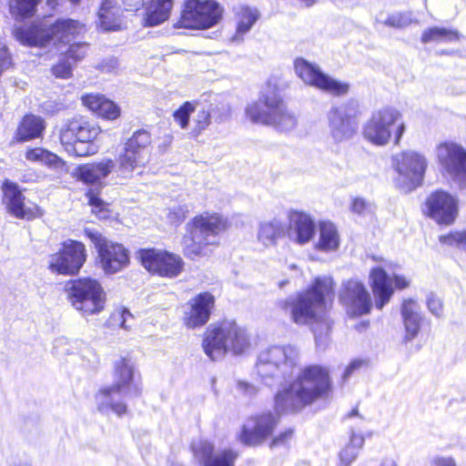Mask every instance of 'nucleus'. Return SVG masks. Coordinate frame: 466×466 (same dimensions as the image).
I'll return each instance as SVG.
<instances>
[{
	"label": "nucleus",
	"mask_w": 466,
	"mask_h": 466,
	"mask_svg": "<svg viewBox=\"0 0 466 466\" xmlns=\"http://www.w3.org/2000/svg\"><path fill=\"white\" fill-rule=\"evenodd\" d=\"M88 204L92 208V212L100 219H105L109 215L108 204L97 197L96 193L90 189L86 193Z\"/></svg>",
	"instance_id": "obj_45"
},
{
	"label": "nucleus",
	"mask_w": 466,
	"mask_h": 466,
	"mask_svg": "<svg viewBox=\"0 0 466 466\" xmlns=\"http://www.w3.org/2000/svg\"><path fill=\"white\" fill-rule=\"evenodd\" d=\"M86 260L85 245L77 240L67 239L63 242L59 252L50 256L49 269L61 275L78 273Z\"/></svg>",
	"instance_id": "obj_17"
},
{
	"label": "nucleus",
	"mask_w": 466,
	"mask_h": 466,
	"mask_svg": "<svg viewBox=\"0 0 466 466\" xmlns=\"http://www.w3.org/2000/svg\"><path fill=\"white\" fill-rule=\"evenodd\" d=\"M425 207L428 217L441 225H451L458 215V199L446 191L431 193Z\"/></svg>",
	"instance_id": "obj_25"
},
{
	"label": "nucleus",
	"mask_w": 466,
	"mask_h": 466,
	"mask_svg": "<svg viewBox=\"0 0 466 466\" xmlns=\"http://www.w3.org/2000/svg\"><path fill=\"white\" fill-rule=\"evenodd\" d=\"M319 231L315 248L325 253L337 251L340 244L337 227L329 221H322L319 222Z\"/></svg>",
	"instance_id": "obj_35"
},
{
	"label": "nucleus",
	"mask_w": 466,
	"mask_h": 466,
	"mask_svg": "<svg viewBox=\"0 0 466 466\" xmlns=\"http://www.w3.org/2000/svg\"><path fill=\"white\" fill-rule=\"evenodd\" d=\"M139 258L143 267L161 277L175 278L184 267L182 258L173 253L158 249H142Z\"/></svg>",
	"instance_id": "obj_21"
},
{
	"label": "nucleus",
	"mask_w": 466,
	"mask_h": 466,
	"mask_svg": "<svg viewBox=\"0 0 466 466\" xmlns=\"http://www.w3.org/2000/svg\"><path fill=\"white\" fill-rule=\"evenodd\" d=\"M362 364V361L360 360H353L351 361L348 366L347 368L345 369L344 372H343V375H342V380L343 381H347L350 376L352 375V373L357 370L358 369L360 368Z\"/></svg>",
	"instance_id": "obj_59"
},
{
	"label": "nucleus",
	"mask_w": 466,
	"mask_h": 466,
	"mask_svg": "<svg viewBox=\"0 0 466 466\" xmlns=\"http://www.w3.org/2000/svg\"><path fill=\"white\" fill-rule=\"evenodd\" d=\"M440 165L460 185L466 188V148L455 142H443L437 147Z\"/></svg>",
	"instance_id": "obj_19"
},
{
	"label": "nucleus",
	"mask_w": 466,
	"mask_h": 466,
	"mask_svg": "<svg viewBox=\"0 0 466 466\" xmlns=\"http://www.w3.org/2000/svg\"><path fill=\"white\" fill-rule=\"evenodd\" d=\"M11 56L5 46L0 48V70H5L11 66Z\"/></svg>",
	"instance_id": "obj_58"
},
{
	"label": "nucleus",
	"mask_w": 466,
	"mask_h": 466,
	"mask_svg": "<svg viewBox=\"0 0 466 466\" xmlns=\"http://www.w3.org/2000/svg\"><path fill=\"white\" fill-rule=\"evenodd\" d=\"M359 451L346 446L339 454L340 457V466H349L359 455Z\"/></svg>",
	"instance_id": "obj_55"
},
{
	"label": "nucleus",
	"mask_w": 466,
	"mask_h": 466,
	"mask_svg": "<svg viewBox=\"0 0 466 466\" xmlns=\"http://www.w3.org/2000/svg\"><path fill=\"white\" fill-rule=\"evenodd\" d=\"M88 45L86 43H76L69 46L66 51V56L74 62L80 61L87 54Z\"/></svg>",
	"instance_id": "obj_49"
},
{
	"label": "nucleus",
	"mask_w": 466,
	"mask_h": 466,
	"mask_svg": "<svg viewBox=\"0 0 466 466\" xmlns=\"http://www.w3.org/2000/svg\"><path fill=\"white\" fill-rule=\"evenodd\" d=\"M101 128L83 118H74L66 122L60 129V142L71 156L87 157L95 155L99 147L95 140Z\"/></svg>",
	"instance_id": "obj_9"
},
{
	"label": "nucleus",
	"mask_w": 466,
	"mask_h": 466,
	"mask_svg": "<svg viewBox=\"0 0 466 466\" xmlns=\"http://www.w3.org/2000/svg\"><path fill=\"white\" fill-rule=\"evenodd\" d=\"M365 437L361 431H350L349 444L347 446L353 448L357 451H360L363 447Z\"/></svg>",
	"instance_id": "obj_56"
},
{
	"label": "nucleus",
	"mask_w": 466,
	"mask_h": 466,
	"mask_svg": "<svg viewBox=\"0 0 466 466\" xmlns=\"http://www.w3.org/2000/svg\"><path fill=\"white\" fill-rule=\"evenodd\" d=\"M83 103L96 115L106 118L116 119L120 115L119 107L111 100L99 95H87L83 96Z\"/></svg>",
	"instance_id": "obj_36"
},
{
	"label": "nucleus",
	"mask_w": 466,
	"mask_h": 466,
	"mask_svg": "<svg viewBox=\"0 0 466 466\" xmlns=\"http://www.w3.org/2000/svg\"><path fill=\"white\" fill-rule=\"evenodd\" d=\"M285 226L281 220L273 218L259 224L257 238L265 247L276 245L278 239L284 236Z\"/></svg>",
	"instance_id": "obj_40"
},
{
	"label": "nucleus",
	"mask_w": 466,
	"mask_h": 466,
	"mask_svg": "<svg viewBox=\"0 0 466 466\" xmlns=\"http://www.w3.org/2000/svg\"><path fill=\"white\" fill-rule=\"evenodd\" d=\"M40 0H10L9 9L16 20L33 16Z\"/></svg>",
	"instance_id": "obj_43"
},
{
	"label": "nucleus",
	"mask_w": 466,
	"mask_h": 466,
	"mask_svg": "<svg viewBox=\"0 0 466 466\" xmlns=\"http://www.w3.org/2000/svg\"><path fill=\"white\" fill-rule=\"evenodd\" d=\"M294 68L297 76L304 84L324 93L339 96L349 91L348 83L339 81L325 74L317 64L310 63L302 57L294 61Z\"/></svg>",
	"instance_id": "obj_16"
},
{
	"label": "nucleus",
	"mask_w": 466,
	"mask_h": 466,
	"mask_svg": "<svg viewBox=\"0 0 466 466\" xmlns=\"http://www.w3.org/2000/svg\"><path fill=\"white\" fill-rule=\"evenodd\" d=\"M330 387L329 371L319 365L303 369L298 378L275 396L278 413L300 410L328 392Z\"/></svg>",
	"instance_id": "obj_2"
},
{
	"label": "nucleus",
	"mask_w": 466,
	"mask_h": 466,
	"mask_svg": "<svg viewBox=\"0 0 466 466\" xmlns=\"http://www.w3.org/2000/svg\"><path fill=\"white\" fill-rule=\"evenodd\" d=\"M173 7V0H150L144 18V25L156 26L167 21Z\"/></svg>",
	"instance_id": "obj_38"
},
{
	"label": "nucleus",
	"mask_w": 466,
	"mask_h": 466,
	"mask_svg": "<svg viewBox=\"0 0 466 466\" xmlns=\"http://www.w3.org/2000/svg\"><path fill=\"white\" fill-rule=\"evenodd\" d=\"M289 238L299 245L309 242L316 230L315 222L311 217L304 212L292 211L289 213Z\"/></svg>",
	"instance_id": "obj_30"
},
{
	"label": "nucleus",
	"mask_w": 466,
	"mask_h": 466,
	"mask_svg": "<svg viewBox=\"0 0 466 466\" xmlns=\"http://www.w3.org/2000/svg\"><path fill=\"white\" fill-rule=\"evenodd\" d=\"M187 213L188 208L187 206L177 205L168 208L167 218L170 224L177 226L184 221Z\"/></svg>",
	"instance_id": "obj_48"
},
{
	"label": "nucleus",
	"mask_w": 466,
	"mask_h": 466,
	"mask_svg": "<svg viewBox=\"0 0 466 466\" xmlns=\"http://www.w3.org/2000/svg\"><path fill=\"white\" fill-rule=\"evenodd\" d=\"M227 220L217 213H203L187 224V234L182 239L184 255L190 258L206 256L207 246L218 243V235L226 230Z\"/></svg>",
	"instance_id": "obj_5"
},
{
	"label": "nucleus",
	"mask_w": 466,
	"mask_h": 466,
	"mask_svg": "<svg viewBox=\"0 0 466 466\" xmlns=\"http://www.w3.org/2000/svg\"><path fill=\"white\" fill-rule=\"evenodd\" d=\"M25 158L29 162L42 164L55 169H60L65 166L62 158L43 147L28 148L25 153Z\"/></svg>",
	"instance_id": "obj_41"
},
{
	"label": "nucleus",
	"mask_w": 466,
	"mask_h": 466,
	"mask_svg": "<svg viewBox=\"0 0 466 466\" xmlns=\"http://www.w3.org/2000/svg\"><path fill=\"white\" fill-rule=\"evenodd\" d=\"M347 420L350 421V431H361L363 433V430L366 425V420L360 416L358 412L357 409H353L348 415Z\"/></svg>",
	"instance_id": "obj_54"
},
{
	"label": "nucleus",
	"mask_w": 466,
	"mask_h": 466,
	"mask_svg": "<svg viewBox=\"0 0 466 466\" xmlns=\"http://www.w3.org/2000/svg\"><path fill=\"white\" fill-rule=\"evenodd\" d=\"M84 30V25L73 19H58L54 24L42 21L30 26H18L14 29L15 38L24 46H46L54 44L69 43Z\"/></svg>",
	"instance_id": "obj_6"
},
{
	"label": "nucleus",
	"mask_w": 466,
	"mask_h": 466,
	"mask_svg": "<svg viewBox=\"0 0 466 466\" xmlns=\"http://www.w3.org/2000/svg\"><path fill=\"white\" fill-rule=\"evenodd\" d=\"M218 106L214 104H199L196 102V109L193 112L191 134L195 137L200 135L211 123L214 117L217 121L221 122V117H217L215 110Z\"/></svg>",
	"instance_id": "obj_39"
},
{
	"label": "nucleus",
	"mask_w": 466,
	"mask_h": 466,
	"mask_svg": "<svg viewBox=\"0 0 466 466\" xmlns=\"http://www.w3.org/2000/svg\"><path fill=\"white\" fill-rule=\"evenodd\" d=\"M441 243L466 250V230L451 232L439 238Z\"/></svg>",
	"instance_id": "obj_46"
},
{
	"label": "nucleus",
	"mask_w": 466,
	"mask_h": 466,
	"mask_svg": "<svg viewBox=\"0 0 466 466\" xmlns=\"http://www.w3.org/2000/svg\"><path fill=\"white\" fill-rule=\"evenodd\" d=\"M426 304L429 311L437 318L443 316V304L441 299L435 294L431 293L427 296Z\"/></svg>",
	"instance_id": "obj_52"
},
{
	"label": "nucleus",
	"mask_w": 466,
	"mask_h": 466,
	"mask_svg": "<svg viewBox=\"0 0 466 466\" xmlns=\"http://www.w3.org/2000/svg\"><path fill=\"white\" fill-rule=\"evenodd\" d=\"M259 12L255 7L248 5H238L234 8V17L236 21V33L231 41L240 43L243 37L248 34L259 18Z\"/></svg>",
	"instance_id": "obj_32"
},
{
	"label": "nucleus",
	"mask_w": 466,
	"mask_h": 466,
	"mask_svg": "<svg viewBox=\"0 0 466 466\" xmlns=\"http://www.w3.org/2000/svg\"><path fill=\"white\" fill-rule=\"evenodd\" d=\"M411 22V15L408 13H397L389 15L385 25L392 27H404Z\"/></svg>",
	"instance_id": "obj_50"
},
{
	"label": "nucleus",
	"mask_w": 466,
	"mask_h": 466,
	"mask_svg": "<svg viewBox=\"0 0 466 466\" xmlns=\"http://www.w3.org/2000/svg\"><path fill=\"white\" fill-rule=\"evenodd\" d=\"M120 9L113 0H103L97 12V26L103 31H116L120 28Z\"/></svg>",
	"instance_id": "obj_37"
},
{
	"label": "nucleus",
	"mask_w": 466,
	"mask_h": 466,
	"mask_svg": "<svg viewBox=\"0 0 466 466\" xmlns=\"http://www.w3.org/2000/svg\"><path fill=\"white\" fill-rule=\"evenodd\" d=\"M380 466H398L396 461L393 459H385Z\"/></svg>",
	"instance_id": "obj_64"
},
{
	"label": "nucleus",
	"mask_w": 466,
	"mask_h": 466,
	"mask_svg": "<svg viewBox=\"0 0 466 466\" xmlns=\"http://www.w3.org/2000/svg\"><path fill=\"white\" fill-rule=\"evenodd\" d=\"M85 233L95 244L97 263L106 275L116 274L127 267L128 251L122 244L113 242L95 230L86 229Z\"/></svg>",
	"instance_id": "obj_15"
},
{
	"label": "nucleus",
	"mask_w": 466,
	"mask_h": 466,
	"mask_svg": "<svg viewBox=\"0 0 466 466\" xmlns=\"http://www.w3.org/2000/svg\"><path fill=\"white\" fill-rule=\"evenodd\" d=\"M393 166L398 173L397 187L410 192L421 184L428 162L421 153L406 150L393 157Z\"/></svg>",
	"instance_id": "obj_13"
},
{
	"label": "nucleus",
	"mask_w": 466,
	"mask_h": 466,
	"mask_svg": "<svg viewBox=\"0 0 466 466\" xmlns=\"http://www.w3.org/2000/svg\"><path fill=\"white\" fill-rule=\"evenodd\" d=\"M292 430H288L282 433H280L278 437H276L273 441H272V443L271 445L272 446H277L279 445V443L285 441L286 440L289 439L291 436H292Z\"/></svg>",
	"instance_id": "obj_61"
},
{
	"label": "nucleus",
	"mask_w": 466,
	"mask_h": 466,
	"mask_svg": "<svg viewBox=\"0 0 466 466\" xmlns=\"http://www.w3.org/2000/svg\"><path fill=\"white\" fill-rule=\"evenodd\" d=\"M250 346L249 336L245 329L235 321L224 320L209 327L205 333L202 347L212 360L221 359L227 352L234 355L244 353Z\"/></svg>",
	"instance_id": "obj_7"
},
{
	"label": "nucleus",
	"mask_w": 466,
	"mask_h": 466,
	"mask_svg": "<svg viewBox=\"0 0 466 466\" xmlns=\"http://www.w3.org/2000/svg\"><path fill=\"white\" fill-rule=\"evenodd\" d=\"M246 116L253 123L272 126L280 131H291L298 124L296 115L285 104L276 85L268 83L258 101L247 106Z\"/></svg>",
	"instance_id": "obj_4"
},
{
	"label": "nucleus",
	"mask_w": 466,
	"mask_h": 466,
	"mask_svg": "<svg viewBox=\"0 0 466 466\" xmlns=\"http://www.w3.org/2000/svg\"><path fill=\"white\" fill-rule=\"evenodd\" d=\"M339 299L350 314L361 316L370 311L371 298L362 282L350 279L342 283Z\"/></svg>",
	"instance_id": "obj_24"
},
{
	"label": "nucleus",
	"mask_w": 466,
	"mask_h": 466,
	"mask_svg": "<svg viewBox=\"0 0 466 466\" xmlns=\"http://www.w3.org/2000/svg\"><path fill=\"white\" fill-rule=\"evenodd\" d=\"M66 57L62 58L56 65L52 68L53 74L56 77L68 78L72 75V65Z\"/></svg>",
	"instance_id": "obj_51"
},
{
	"label": "nucleus",
	"mask_w": 466,
	"mask_h": 466,
	"mask_svg": "<svg viewBox=\"0 0 466 466\" xmlns=\"http://www.w3.org/2000/svg\"><path fill=\"white\" fill-rule=\"evenodd\" d=\"M223 7L216 0H185L180 25L185 28L207 29L222 18Z\"/></svg>",
	"instance_id": "obj_14"
},
{
	"label": "nucleus",
	"mask_w": 466,
	"mask_h": 466,
	"mask_svg": "<svg viewBox=\"0 0 466 466\" xmlns=\"http://www.w3.org/2000/svg\"><path fill=\"white\" fill-rule=\"evenodd\" d=\"M20 179L25 183L35 182L36 181V176L30 173L28 175H24Z\"/></svg>",
	"instance_id": "obj_62"
},
{
	"label": "nucleus",
	"mask_w": 466,
	"mask_h": 466,
	"mask_svg": "<svg viewBox=\"0 0 466 466\" xmlns=\"http://www.w3.org/2000/svg\"><path fill=\"white\" fill-rule=\"evenodd\" d=\"M114 383L101 388L96 394V409L101 413L113 412L121 416L127 412V405L122 397L131 393H139L137 383V370L133 360L129 357H120L114 362Z\"/></svg>",
	"instance_id": "obj_3"
},
{
	"label": "nucleus",
	"mask_w": 466,
	"mask_h": 466,
	"mask_svg": "<svg viewBox=\"0 0 466 466\" xmlns=\"http://www.w3.org/2000/svg\"><path fill=\"white\" fill-rule=\"evenodd\" d=\"M350 210L360 216H368L374 213L375 205L363 198L357 197L351 201Z\"/></svg>",
	"instance_id": "obj_47"
},
{
	"label": "nucleus",
	"mask_w": 466,
	"mask_h": 466,
	"mask_svg": "<svg viewBox=\"0 0 466 466\" xmlns=\"http://www.w3.org/2000/svg\"><path fill=\"white\" fill-rule=\"evenodd\" d=\"M440 165L460 185L466 188V148L455 142H443L437 147Z\"/></svg>",
	"instance_id": "obj_18"
},
{
	"label": "nucleus",
	"mask_w": 466,
	"mask_h": 466,
	"mask_svg": "<svg viewBox=\"0 0 466 466\" xmlns=\"http://www.w3.org/2000/svg\"><path fill=\"white\" fill-rule=\"evenodd\" d=\"M440 165L460 185L466 188V148L455 142H443L437 147Z\"/></svg>",
	"instance_id": "obj_20"
},
{
	"label": "nucleus",
	"mask_w": 466,
	"mask_h": 466,
	"mask_svg": "<svg viewBox=\"0 0 466 466\" xmlns=\"http://www.w3.org/2000/svg\"><path fill=\"white\" fill-rule=\"evenodd\" d=\"M215 298L208 292H203L190 299L184 312V323L189 329L204 326L209 319Z\"/></svg>",
	"instance_id": "obj_28"
},
{
	"label": "nucleus",
	"mask_w": 466,
	"mask_h": 466,
	"mask_svg": "<svg viewBox=\"0 0 466 466\" xmlns=\"http://www.w3.org/2000/svg\"><path fill=\"white\" fill-rule=\"evenodd\" d=\"M196 109V102L187 101L181 105L174 113V121L182 128L187 129L189 125L191 114Z\"/></svg>",
	"instance_id": "obj_44"
},
{
	"label": "nucleus",
	"mask_w": 466,
	"mask_h": 466,
	"mask_svg": "<svg viewBox=\"0 0 466 466\" xmlns=\"http://www.w3.org/2000/svg\"><path fill=\"white\" fill-rule=\"evenodd\" d=\"M45 129L46 122L41 116L25 115L16 129L15 138L18 142L38 138L42 137Z\"/></svg>",
	"instance_id": "obj_34"
},
{
	"label": "nucleus",
	"mask_w": 466,
	"mask_h": 466,
	"mask_svg": "<svg viewBox=\"0 0 466 466\" xmlns=\"http://www.w3.org/2000/svg\"><path fill=\"white\" fill-rule=\"evenodd\" d=\"M277 425V419L269 412L249 419L242 427L239 441L256 446L268 438Z\"/></svg>",
	"instance_id": "obj_26"
},
{
	"label": "nucleus",
	"mask_w": 466,
	"mask_h": 466,
	"mask_svg": "<svg viewBox=\"0 0 466 466\" xmlns=\"http://www.w3.org/2000/svg\"><path fill=\"white\" fill-rule=\"evenodd\" d=\"M67 299L83 317L99 314L104 310L106 294L100 282L92 278H79L66 285Z\"/></svg>",
	"instance_id": "obj_10"
},
{
	"label": "nucleus",
	"mask_w": 466,
	"mask_h": 466,
	"mask_svg": "<svg viewBox=\"0 0 466 466\" xmlns=\"http://www.w3.org/2000/svg\"><path fill=\"white\" fill-rule=\"evenodd\" d=\"M401 116V113L393 107L387 106L374 111L363 127L364 137L373 145L385 146L391 138V127L397 125L394 143L399 145L406 129Z\"/></svg>",
	"instance_id": "obj_11"
},
{
	"label": "nucleus",
	"mask_w": 466,
	"mask_h": 466,
	"mask_svg": "<svg viewBox=\"0 0 466 466\" xmlns=\"http://www.w3.org/2000/svg\"><path fill=\"white\" fill-rule=\"evenodd\" d=\"M357 114V104L349 101L332 107L328 113L329 133L337 143L350 139L355 132L353 118Z\"/></svg>",
	"instance_id": "obj_22"
},
{
	"label": "nucleus",
	"mask_w": 466,
	"mask_h": 466,
	"mask_svg": "<svg viewBox=\"0 0 466 466\" xmlns=\"http://www.w3.org/2000/svg\"><path fill=\"white\" fill-rule=\"evenodd\" d=\"M432 466H457L455 460L450 456H435L431 460Z\"/></svg>",
	"instance_id": "obj_57"
},
{
	"label": "nucleus",
	"mask_w": 466,
	"mask_h": 466,
	"mask_svg": "<svg viewBox=\"0 0 466 466\" xmlns=\"http://www.w3.org/2000/svg\"><path fill=\"white\" fill-rule=\"evenodd\" d=\"M2 189L4 193L3 201L8 211L15 217L32 219L42 216V211L38 206L35 204L25 206L22 191L15 183L6 180L4 182Z\"/></svg>",
	"instance_id": "obj_27"
},
{
	"label": "nucleus",
	"mask_w": 466,
	"mask_h": 466,
	"mask_svg": "<svg viewBox=\"0 0 466 466\" xmlns=\"http://www.w3.org/2000/svg\"><path fill=\"white\" fill-rule=\"evenodd\" d=\"M129 319H133L132 314L127 309H116L111 316L114 324H117L120 328L127 330L130 326L127 324Z\"/></svg>",
	"instance_id": "obj_53"
},
{
	"label": "nucleus",
	"mask_w": 466,
	"mask_h": 466,
	"mask_svg": "<svg viewBox=\"0 0 466 466\" xmlns=\"http://www.w3.org/2000/svg\"><path fill=\"white\" fill-rule=\"evenodd\" d=\"M151 136L146 130L136 131L125 144L116 169L117 177L129 178L137 167H145L150 158Z\"/></svg>",
	"instance_id": "obj_12"
},
{
	"label": "nucleus",
	"mask_w": 466,
	"mask_h": 466,
	"mask_svg": "<svg viewBox=\"0 0 466 466\" xmlns=\"http://www.w3.org/2000/svg\"><path fill=\"white\" fill-rule=\"evenodd\" d=\"M460 34L455 29H447L444 27H431L425 30L421 36L423 43L429 42H442L449 43L458 41Z\"/></svg>",
	"instance_id": "obj_42"
},
{
	"label": "nucleus",
	"mask_w": 466,
	"mask_h": 466,
	"mask_svg": "<svg viewBox=\"0 0 466 466\" xmlns=\"http://www.w3.org/2000/svg\"><path fill=\"white\" fill-rule=\"evenodd\" d=\"M370 287L375 297V306L382 309L389 303L393 295V284L397 289H405L410 282L406 278L399 275L390 277L381 267L371 268L370 272Z\"/></svg>",
	"instance_id": "obj_23"
},
{
	"label": "nucleus",
	"mask_w": 466,
	"mask_h": 466,
	"mask_svg": "<svg viewBox=\"0 0 466 466\" xmlns=\"http://www.w3.org/2000/svg\"><path fill=\"white\" fill-rule=\"evenodd\" d=\"M334 295V281L330 277H318L311 286L296 297H289L281 302V307L289 311L292 320L299 325L309 324L313 321L322 322L326 332L329 329V322L326 319V312ZM316 343L325 339V335L313 329Z\"/></svg>",
	"instance_id": "obj_1"
},
{
	"label": "nucleus",
	"mask_w": 466,
	"mask_h": 466,
	"mask_svg": "<svg viewBox=\"0 0 466 466\" xmlns=\"http://www.w3.org/2000/svg\"><path fill=\"white\" fill-rule=\"evenodd\" d=\"M197 460L204 462V466H234L238 453L231 449H226L212 456L214 445L206 440L196 441L191 445Z\"/></svg>",
	"instance_id": "obj_29"
},
{
	"label": "nucleus",
	"mask_w": 466,
	"mask_h": 466,
	"mask_svg": "<svg viewBox=\"0 0 466 466\" xmlns=\"http://www.w3.org/2000/svg\"><path fill=\"white\" fill-rule=\"evenodd\" d=\"M115 163L111 159H105L97 163L84 165L78 167L77 176L86 184H100L114 169Z\"/></svg>",
	"instance_id": "obj_33"
},
{
	"label": "nucleus",
	"mask_w": 466,
	"mask_h": 466,
	"mask_svg": "<svg viewBox=\"0 0 466 466\" xmlns=\"http://www.w3.org/2000/svg\"><path fill=\"white\" fill-rule=\"evenodd\" d=\"M298 358L299 352L292 346L269 347L258 355L256 364L257 373L267 386L280 384L293 373Z\"/></svg>",
	"instance_id": "obj_8"
},
{
	"label": "nucleus",
	"mask_w": 466,
	"mask_h": 466,
	"mask_svg": "<svg viewBox=\"0 0 466 466\" xmlns=\"http://www.w3.org/2000/svg\"><path fill=\"white\" fill-rule=\"evenodd\" d=\"M304 7H310L314 5L318 0H298Z\"/></svg>",
	"instance_id": "obj_63"
},
{
	"label": "nucleus",
	"mask_w": 466,
	"mask_h": 466,
	"mask_svg": "<svg viewBox=\"0 0 466 466\" xmlns=\"http://www.w3.org/2000/svg\"><path fill=\"white\" fill-rule=\"evenodd\" d=\"M238 388L248 396H253L258 392L257 387L245 381H239L238 383Z\"/></svg>",
	"instance_id": "obj_60"
},
{
	"label": "nucleus",
	"mask_w": 466,
	"mask_h": 466,
	"mask_svg": "<svg viewBox=\"0 0 466 466\" xmlns=\"http://www.w3.org/2000/svg\"><path fill=\"white\" fill-rule=\"evenodd\" d=\"M401 318L405 329L403 340H413L419 334L423 320L420 306L414 299H404L401 305Z\"/></svg>",
	"instance_id": "obj_31"
}]
</instances>
